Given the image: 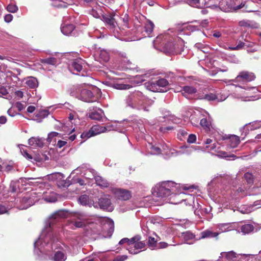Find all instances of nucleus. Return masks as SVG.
<instances>
[{"mask_svg": "<svg viewBox=\"0 0 261 261\" xmlns=\"http://www.w3.org/2000/svg\"><path fill=\"white\" fill-rule=\"evenodd\" d=\"M176 186L177 184L172 181H163L155 186L153 194L159 197H165L169 196L171 192L176 191Z\"/></svg>", "mask_w": 261, "mask_h": 261, "instance_id": "nucleus-1", "label": "nucleus"}, {"mask_svg": "<svg viewBox=\"0 0 261 261\" xmlns=\"http://www.w3.org/2000/svg\"><path fill=\"white\" fill-rule=\"evenodd\" d=\"M169 84L168 81L164 78L152 81L149 82L150 90L153 92H164L163 88H165Z\"/></svg>", "mask_w": 261, "mask_h": 261, "instance_id": "nucleus-2", "label": "nucleus"}, {"mask_svg": "<svg viewBox=\"0 0 261 261\" xmlns=\"http://www.w3.org/2000/svg\"><path fill=\"white\" fill-rule=\"evenodd\" d=\"M114 13L106 14L102 15V21L105 23L106 26L112 31H114L118 27V23ZM117 16H118L117 15Z\"/></svg>", "mask_w": 261, "mask_h": 261, "instance_id": "nucleus-3", "label": "nucleus"}, {"mask_svg": "<svg viewBox=\"0 0 261 261\" xmlns=\"http://www.w3.org/2000/svg\"><path fill=\"white\" fill-rule=\"evenodd\" d=\"M68 211L60 210L54 213L49 218V225L51 227L57 221L61 219H64L68 217Z\"/></svg>", "mask_w": 261, "mask_h": 261, "instance_id": "nucleus-4", "label": "nucleus"}, {"mask_svg": "<svg viewBox=\"0 0 261 261\" xmlns=\"http://www.w3.org/2000/svg\"><path fill=\"white\" fill-rule=\"evenodd\" d=\"M255 76L252 72L247 71H243L239 73L236 78L233 80L235 82H251L253 81Z\"/></svg>", "mask_w": 261, "mask_h": 261, "instance_id": "nucleus-5", "label": "nucleus"}, {"mask_svg": "<svg viewBox=\"0 0 261 261\" xmlns=\"http://www.w3.org/2000/svg\"><path fill=\"white\" fill-rule=\"evenodd\" d=\"M116 197L121 200H127L131 197L130 192L128 190L116 188L113 190Z\"/></svg>", "mask_w": 261, "mask_h": 261, "instance_id": "nucleus-6", "label": "nucleus"}, {"mask_svg": "<svg viewBox=\"0 0 261 261\" xmlns=\"http://www.w3.org/2000/svg\"><path fill=\"white\" fill-rule=\"evenodd\" d=\"M182 197L184 198L180 200V204H182V206H188L189 210L192 211L193 209V204L194 202V197L191 194H186L185 193H181Z\"/></svg>", "mask_w": 261, "mask_h": 261, "instance_id": "nucleus-7", "label": "nucleus"}, {"mask_svg": "<svg viewBox=\"0 0 261 261\" xmlns=\"http://www.w3.org/2000/svg\"><path fill=\"white\" fill-rule=\"evenodd\" d=\"M89 117L93 120H100L102 118L103 112L102 109L97 107H91L89 110Z\"/></svg>", "mask_w": 261, "mask_h": 261, "instance_id": "nucleus-8", "label": "nucleus"}, {"mask_svg": "<svg viewBox=\"0 0 261 261\" xmlns=\"http://www.w3.org/2000/svg\"><path fill=\"white\" fill-rule=\"evenodd\" d=\"M219 5H213L209 6L212 9L219 8L221 10L227 12L232 7V3L231 0H221L219 1Z\"/></svg>", "mask_w": 261, "mask_h": 261, "instance_id": "nucleus-9", "label": "nucleus"}, {"mask_svg": "<svg viewBox=\"0 0 261 261\" xmlns=\"http://www.w3.org/2000/svg\"><path fill=\"white\" fill-rule=\"evenodd\" d=\"M80 97L82 100L88 102H93L96 100L91 91L86 89H82L81 90Z\"/></svg>", "mask_w": 261, "mask_h": 261, "instance_id": "nucleus-10", "label": "nucleus"}, {"mask_svg": "<svg viewBox=\"0 0 261 261\" xmlns=\"http://www.w3.org/2000/svg\"><path fill=\"white\" fill-rule=\"evenodd\" d=\"M111 204V202L110 199L106 197H101L99 199L97 204L100 208L109 211H112Z\"/></svg>", "mask_w": 261, "mask_h": 261, "instance_id": "nucleus-11", "label": "nucleus"}, {"mask_svg": "<svg viewBox=\"0 0 261 261\" xmlns=\"http://www.w3.org/2000/svg\"><path fill=\"white\" fill-rule=\"evenodd\" d=\"M145 243L143 241H139L135 243L133 247L127 248V250L131 254H136L139 252L138 249H141L145 247Z\"/></svg>", "mask_w": 261, "mask_h": 261, "instance_id": "nucleus-12", "label": "nucleus"}, {"mask_svg": "<svg viewBox=\"0 0 261 261\" xmlns=\"http://www.w3.org/2000/svg\"><path fill=\"white\" fill-rule=\"evenodd\" d=\"M110 126H102L100 125H94L91 128V132H93L94 136L99 134L102 133L106 132L108 130H110Z\"/></svg>", "mask_w": 261, "mask_h": 261, "instance_id": "nucleus-13", "label": "nucleus"}, {"mask_svg": "<svg viewBox=\"0 0 261 261\" xmlns=\"http://www.w3.org/2000/svg\"><path fill=\"white\" fill-rule=\"evenodd\" d=\"M94 179L96 185L101 188H108L110 185L107 180L100 175H95Z\"/></svg>", "mask_w": 261, "mask_h": 261, "instance_id": "nucleus-14", "label": "nucleus"}, {"mask_svg": "<svg viewBox=\"0 0 261 261\" xmlns=\"http://www.w3.org/2000/svg\"><path fill=\"white\" fill-rule=\"evenodd\" d=\"M182 237L185 243L192 244L194 241L195 236L190 231L182 232Z\"/></svg>", "mask_w": 261, "mask_h": 261, "instance_id": "nucleus-15", "label": "nucleus"}, {"mask_svg": "<svg viewBox=\"0 0 261 261\" xmlns=\"http://www.w3.org/2000/svg\"><path fill=\"white\" fill-rule=\"evenodd\" d=\"M75 29V27L72 24H65L61 28V32L66 35H69Z\"/></svg>", "mask_w": 261, "mask_h": 261, "instance_id": "nucleus-16", "label": "nucleus"}, {"mask_svg": "<svg viewBox=\"0 0 261 261\" xmlns=\"http://www.w3.org/2000/svg\"><path fill=\"white\" fill-rule=\"evenodd\" d=\"M49 115V112L47 110H43L39 111L35 114V119L40 122L43 119Z\"/></svg>", "mask_w": 261, "mask_h": 261, "instance_id": "nucleus-17", "label": "nucleus"}, {"mask_svg": "<svg viewBox=\"0 0 261 261\" xmlns=\"http://www.w3.org/2000/svg\"><path fill=\"white\" fill-rule=\"evenodd\" d=\"M29 144L32 146L42 147L43 145V142L41 139L32 137L29 140Z\"/></svg>", "mask_w": 261, "mask_h": 261, "instance_id": "nucleus-18", "label": "nucleus"}, {"mask_svg": "<svg viewBox=\"0 0 261 261\" xmlns=\"http://www.w3.org/2000/svg\"><path fill=\"white\" fill-rule=\"evenodd\" d=\"M239 137L236 135H232L229 139V145L231 148L236 147L240 143Z\"/></svg>", "mask_w": 261, "mask_h": 261, "instance_id": "nucleus-19", "label": "nucleus"}, {"mask_svg": "<svg viewBox=\"0 0 261 261\" xmlns=\"http://www.w3.org/2000/svg\"><path fill=\"white\" fill-rule=\"evenodd\" d=\"M182 91V96L189 98L188 95L196 93V90L192 87L185 86L183 88Z\"/></svg>", "mask_w": 261, "mask_h": 261, "instance_id": "nucleus-20", "label": "nucleus"}, {"mask_svg": "<svg viewBox=\"0 0 261 261\" xmlns=\"http://www.w3.org/2000/svg\"><path fill=\"white\" fill-rule=\"evenodd\" d=\"M71 66L74 70L80 72L83 69L82 61L81 59H75L72 62Z\"/></svg>", "mask_w": 261, "mask_h": 261, "instance_id": "nucleus-21", "label": "nucleus"}, {"mask_svg": "<svg viewBox=\"0 0 261 261\" xmlns=\"http://www.w3.org/2000/svg\"><path fill=\"white\" fill-rule=\"evenodd\" d=\"M202 239L207 238H215L218 236L219 233L218 232H214L210 230H206L201 232V233Z\"/></svg>", "mask_w": 261, "mask_h": 261, "instance_id": "nucleus-22", "label": "nucleus"}, {"mask_svg": "<svg viewBox=\"0 0 261 261\" xmlns=\"http://www.w3.org/2000/svg\"><path fill=\"white\" fill-rule=\"evenodd\" d=\"M69 225H71L70 228L74 229L75 228H83L85 226V223L83 221H71L69 222Z\"/></svg>", "mask_w": 261, "mask_h": 261, "instance_id": "nucleus-23", "label": "nucleus"}, {"mask_svg": "<svg viewBox=\"0 0 261 261\" xmlns=\"http://www.w3.org/2000/svg\"><path fill=\"white\" fill-rule=\"evenodd\" d=\"M254 229V226L251 224L243 225L241 227V231L244 234H248L252 232Z\"/></svg>", "mask_w": 261, "mask_h": 261, "instance_id": "nucleus-24", "label": "nucleus"}, {"mask_svg": "<svg viewBox=\"0 0 261 261\" xmlns=\"http://www.w3.org/2000/svg\"><path fill=\"white\" fill-rule=\"evenodd\" d=\"M40 62L44 64L55 65L57 63V59L54 57H50L48 58L41 59Z\"/></svg>", "mask_w": 261, "mask_h": 261, "instance_id": "nucleus-25", "label": "nucleus"}, {"mask_svg": "<svg viewBox=\"0 0 261 261\" xmlns=\"http://www.w3.org/2000/svg\"><path fill=\"white\" fill-rule=\"evenodd\" d=\"M154 25L151 21L148 20L146 22V23L145 24L144 28L145 31L148 35H150L151 33L152 32L153 30L154 29Z\"/></svg>", "mask_w": 261, "mask_h": 261, "instance_id": "nucleus-26", "label": "nucleus"}, {"mask_svg": "<svg viewBox=\"0 0 261 261\" xmlns=\"http://www.w3.org/2000/svg\"><path fill=\"white\" fill-rule=\"evenodd\" d=\"M66 259V256L63 252L58 251L55 253L54 257V261H64Z\"/></svg>", "mask_w": 261, "mask_h": 261, "instance_id": "nucleus-27", "label": "nucleus"}, {"mask_svg": "<svg viewBox=\"0 0 261 261\" xmlns=\"http://www.w3.org/2000/svg\"><path fill=\"white\" fill-rule=\"evenodd\" d=\"M200 124L201 125V126L205 130V131L208 132L210 130V128L211 126V122L207 119L202 118L200 120Z\"/></svg>", "mask_w": 261, "mask_h": 261, "instance_id": "nucleus-28", "label": "nucleus"}, {"mask_svg": "<svg viewBox=\"0 0 261 261\" xmlns=\"http://www.w3.org/2000/svg\"><path fill=\"white\" fill-rule=\"evenodd\" d=\"M26 84L31 88H35L38 86V83L36 78L31 77L27 81Z\"/></svg>", "mask_w": 261, "mask_h": 261, "instance_id": "nucleus-29", "label": "nucleus"}, {"mask_svg": "<svg viewBox=\"0 0 261 261\" xmlns=\"http://www.w3.org/2000/svg\"><path fill=\"white\" fill-rule=\"evenodd\" d=\"M169 196H170L169 198L170 203L174 204H177L179 203L178 196L176 192H171Z\"/></svg>", "mask_w": 261, "mask_h": 261, "instance_id": "nucleus-30", "label": "nucleus"}, {"mask_svg": "<svg viewBox=\"0 0 261 261\" xmlns=\"http://www.w3.org/2000/svg\"><path fill=\"white\" fill-rule=\"evenodd\" d=\"M199 99H205L208 101H213L218 99L217 96L213 93L206 94L204 96H200L198 98Z\"/></svg>", "mask_w": 261, "mask_h": 261, "instance_id": "nucleus-31", "label": "nucleus"}, {"mask_svg": "<svg viewBox=\"0 0 261 261\" xmlns=\"http://www.w3.org/2000/svg\"><path fill=\"white\" fill-rule=\"evenodd\" d=\"M193 148L192 146H182L180 147V154H190L193 150Z\"/></svg>", "mask_w": 261, "mask_h": 261, "instance_id": "nucleus-32", "label": "nucleus"}, {"mask_svg": "<svg viewBox=\"0 0 261 261\" xmlns=\"http://www.w3.org/2000/svg\"><path fill=\"white\" fill-rule=\"evenodd\" d=\"M79 201L83 205H87L89 203V196L86 194L82 195L79 198Z\"/></svg>", "mask_w": 261, "mask_h": 261, "instance_id": "nucleus-33", "label": "nucleus"}, {"mask_svg": "<svg viewBox=\"0 0 261 261\" xmlns=\"http://www.w3.org/2000/svg\"><path fill=\"white\" fill-rule=\"evenodd\" d=\"M221 255L223 256V255H225L226 258L229 261L233 259V258H237V254L233 251H229L227 252H222L221 253Z\"/></svg>", "mask_w": 261, "mask_h": 261, "instance_id": "nucleus-34", "label": "nucleus"}, {"mask_svg": "<svg viewBox=\"0 0 261 261\" xmlns=\"http://www.w3.org/2000/svg\"><path fill=\"white\" fill-rule=\"evenodd\" d=\"M164 48L166 51L172 52L175 48V44L172 42H168L165 44Z\"/></svg>", "mask_w": 261, "mask_h": 261, "instance_id": "nucleus-35", "label": "nucleus"}, {"mask_svg": "<svg viewBox=\"0 0 261 261\" xmlns=\"http://www.w3.org/2000/svg\"><path fill=\"white\" fill-rule=\"evenodd\" d=\"M94 134L93 132H91V129L90 128L88 131L84 132L81 135V137L82 139H84L87 140V139L94 136Z\"/></svg>", "mask_w": 261, "mask_h": 261, "instance_id": "nucleus-36", "label": "nucleus"}, {"mask_svg": "<svg viewBox=\"0 0 261 261\" xmlns=\"http://www.w3.org/2000/svg\"><path fill=\"white\" fill-rule=\"evenodd\" d=\"M141 240V237L140 236H136L134 237L133 238H131L130 239H129L128 241V247H132V245H135V243H137V242L140 241Z\"/></svg>", "mask_w": 261, "mask_h": 261, "instance_id": "nucleus-37", "label": "nucleus"}, {"mask_svg": "<svg viewBox=\"0 0 261 261\" xmlns=\"http://www.w3.org/2000/svg\"><path fill=\"white\" fill-rule=\"evenodd\" d=\"M7 10L11 13H15L18 10V7L13 4H10L7 7Z\"/></svg>", "mask_w": 261, "mask_h": 261, "instance_id": "nucleus-38", "label": "nucleus"}, {"mask_svg": "<svg viewBox=\"0 0 261 261\" xmlns=\"http://www.w3.org/2000/svg\"><path fill=\"white\" fill-rule=\"evenodd\" d=\"M245 4H246L245 3H242L240 5L237 6L235 7V9L236 10H238V9H240L244 8V9L243 10V11H245V12H254L255 11L254 10H250V9H248L247 5H246Z\"/></svg>", "mask_w": 261, "mask_h": 261, "instance_id": "nucleus-39", "label": "nucleus"}, {"mask_svg": "<svg viewBox=\"0 0 261 261\" xmlns=\"http://www.w3.org/2000/svg\"><path fill=\"white\" fill-rule=\"evenodd\" d=\"M148 245L149 247L154 248L156 246L157 241L152 237H149L148 240Z\"/></svg>", "mask_w": 261, "mask_h": 261, "instance_id": "nucleus-40", "label": "nucleus"}, {"mask_svg": "<svg viewBox=\"0 0 261 261\" xmlns=\"http://www.w3.org/2000/svg\"><path fill=\"white\" fill-rule=\"evenodd\" d=\"M108 229L107 230V236L109 237H111L114 232V223H109L108 224Z\"/></svg>", "mask_w": 261, "mask_h": 261, "instance_id": "nucleus-41", "label": "nucleus"}, {"mask_svg": "<svg viewBox=\"0 0 261 261\" xmlns=\"http://www.w3.org/2000/svg\"><path fill=\"white\" fill-rule=\"evenodd\" d=\"M186 2L192 7H199V0H186Z\"/></svg>", "mask_w": 261, "mask_h": 261, "instance_id": "nucleus-42", "label": "nucleus"}, {"mask_svg": "<svg viewBox=\"0 0 261 261\" xmlns=\"http://www.w3.org/2000/svg\"><path fill=\"white\" fill-rule=\"evenodd\" d=\"M244 178L248 184H251L253 182V175L250 173H246L244 174Z\"/></svg>", "mask_w": 261, "mask_h": 261, "instance_id": "nucleus-43", "label": "nucleus"}, {"mask_svg": "<svg viewBox=\"0 0 261 261\" xmlns=\"http://www.w3.org/2000/svg\"><path fill=\"white\" fill-rule=\"evenodd\" d=\"M245 43L240 41L237 46L236 47H229V49L230 50H239L241 49L243 47L245 46Z\"/></svg>", "mask_w": 261, "mask_h": 261, "instance_id": "nucleus-44", "label": "nucleus"}, {"mask_svg": "<svg viewBox=\"0 0 261 261\" xmlns=\"http://www.w3.org/2000/svg\"><path fill=\"white\" fill-rule=\"evenodd\" d=\"M240 213L242 214H249L251 212V208L250 207H240L238 210Z\"/></svg>", "mask_w": 261, "mask_h": 261, "instance_id": "nucleus-45", "label": "nucleus"}, {"mask_svg": "<svg viewBox=\"0 0 261 261\" xmlns=\"http://www.w3.org/2000/svg\"><path fill=\"white\" fill-rule=\"evenodd\" d=\"M129 16L127 14L124 15L123 18V25L126 28H129L128 26Z\"/></svg>", "mask_w": 261, "mask_h": 261, "instance_id": "nucleus-46", "label": "nucleus"}, {"mask_svg": "<svg viewBox=\"0 0 261 261\" xmlns=\"http://www.w3.org/2000/svg\"><path fill=\"white\" fill-rule=\"evenodd\" d=\"M196 136L194 134L189 135L187 142L189 143H193L196 141Z\"/></svg>", "mask_w": 261, "mask_h": 261, "instance_id": "nucleus-47", "label": "nucleus"}, {"mask_svg": "<svg viewBox=\"0 0 261 261\" xmlns=\"http://www.w3.org/2000/svg\"><path fill=\"white\" fill-rule=\"evenodd\" d=\"M151 149V152L154 154H160L161 153V150L159 147L152 146Z\"/></svg>", "mask_w": 261, "mask_h": 261, "instance_id": "nucleus-48", "label": "nucleus"}, {"mask_svg": "<svg viewBox=\"0 0 261 261\" xmlns=\"http://www.w3.org/2000/svg\"><path fill=\"white\" fill-rule=\"evenodd\" d=\"M127 258V256L125 255H118L114 259L113 261H124L126 260Z\"/></svg>", "mask_w": 261, "mask_h": 261, "instance_id": "nucleus-49", "label": "nucleus"}, {"mask_svg": "<svg viewBox=\"0 0 261 261\" xmlns=\"http://www.w3.org/2000/svg\"><path fill=\"white\" fill-rule=\"evenodd\" d=\"M67 144V142L65 141L59 140L57 143V147L61 148Z\"/></svg>", "mask_w": 261, "mask_h": 261, "instance_id": "nucleus-50", "label": "nucleus"}, {"mask_svg": "<svg viewBox=\"0 0 261 261\" xmlns=\"http://www.w3.org/2000/svg\"><path fill=\"white\" fill-rule=\"evenodd\" d=\"M7 93V89L3 86H0V95L5 96Z\"/></svg>", "mask_w": 261, "mask_h": 261, "instance_id": "nucleus-51", "label": "nucleus"}, {"mask_svg": "<svg viewBox=\"0 0 261 261\" xmlns=\"http://www.w3.org/2000/svg\"><path fill=\"white\" fill-rule=\"evenodd\" d=\"M13 19V16L11 14H8L5 15L4 17L5 21L7 22H10Z\"/></svg>", "mask_w": 261, "mask_h": 261, "instance_id": "nucleus-52", "label": "nucleus"}, {"mask_svg": "<svg viewBox=\"0 0 261 261\" xmlns=\"http://www.w3.org/2000/svg\"><path fill=\"white\" fill-rule=\"evenodd\" d=\"M16 107L19 112L24 109L23 105L20 102H17L16 103Z\"/></svg>", "mask_w": 261, "mask_h": 261, "instance_id": "nucleus-53", "label": "nucleus"}, {"mask_svg": "<svg viewBox=\"0 0 261 261\" xmlns=\"http://www.w3.org/2000/svg\"><path fill=\"white\" fill-rule=\"evenodd\" d=\"M7 212V208L4 205L0 204V214H3Z\"/></svg>", "mask_w": 261, "mask_h": 261, "instance_id": "nucleus-54", "label": "nucleus"}, {"mask_svg": "<svg viewBox=\"0 0 261 261\" xmlns=\"http://www.w3.org/2000/svg\"><path fill=\"white\" fill-rule=\"evenodd\" d=\"M15 95L19 98H21L23 96V93L21 90H17L15 92Z\"/></svg>", "mask_w": 261, "mask_h": 261, "instance_id": "nucleus-55", "label": "nucleus"}, {"mask_svg": "<svg viewBox=\"0 0 261 261\" xmlns=\"http://www.w3.org/2000/svg\"><path fill=\"white\" fill-rule=\"evenodd\" d=\"M240 25L243 27H251L250 22L249 21H241L240 22Z\"/></svg>", "mask_w": 261, "mask_h": 261, "instance_id": "nucleus-56", "label": "nucleus"}, {"mask_svg": "<svg viewBox=\"0 0 261 261\" xmlns=\"http://www.w3.org/2000/svg\"><path fill=\"white\" fill-rule=\"evenodd\" d=\"M196 187L194 186H183L182 187V189L184 190H190L192 191V189H195Z\"/></svg>", "mask_w": 261, "mask_h": 261, "instance_id": "nucleus-57", "label": "nucleus"}, {"mask_svg": "<svg viewBox=\"0 0 261 261\" xmlns=\"http://www.w3.org/2000/svg\"><path fill=\"white\" fill-rule=\"evenodd\" d=\"M173 128H174V127L173 126H169V127H162L160 128V129L161 132H165L166 130H171V129H173Z\"/></svg>", "mask_w": 261, "mask_h": 261, "instance_id": "nucleus-58", "label": "nucleus"}, {"mask_svg": "<svg viewBox=\"0 0 261 261\" xmlns=\"http://www.w3.org/2000/svg\"><path fill=\"white\" fill-rule=\"evenodd\" d=\"M216 147V145L215 144H213L212 145H206V148L208 150H215Z\"/></svg>", "mask_w": 261, "mask_h": 261, "instance_id": "nucleus-59", "label": "nucleus"}, {"mask_svg": "<svg viewBox=\"0 0 261 261\" xmlns=\"http://www.w3.org/2000/svg\"><path fill=\"white\" fill-rule=\"evenodd\" d=\"M13 169V167L12 165H8L5 167L4 171L9 172Z\"/></svg>", "mask_w": 261, "mask_h": 261, "instance_id": "nucleus-60", "label": "nucleus"}, {"mask_svg": "<svg viewBox=\"0 0 261 261\" xmlns=\"http://www.w3.org/2000/svg\"><path fill=\"white\" fill-rule=\"evenodd\" d=\"M23 155L24 157H25V158L28 159V160H31L32 159V155L28 153L27 151H23Z\"/></svg>", "mask_w": 261, "mask_h": 261, "instance_id": "nucleus-61", "label": "nucleus"}, {"mask_svg": "<svg viewBox=\"0 0 261 261\" xmlns=\"http://www.w3.org/2000/svg\"><path fill=\"white\" fill-rule=\"evenodd\" d=\"M35 110V107L33 106H29L27 108V112L32 113Z\"/></svg>", "mask_w": 261, "mask_h": 261, "instance_id": "nucleus-62", "label": "nucleus"}, {"mask_svg": "<svg viewBox=\"0 0 261 261\" xmlns=\"http://www.w3.org/2000/svg\"><path fill=\"white\" fill-rule=\"evenodd\" d=\"M195 47L198 49H200L201 50L203 51H204V50H202V48H204V45L202 44H201V43H196L195 45Z\"/></svg>", "mask_w": 261, "mask_h": 261, "instance_id": "nucleus-63", "label": "nucleus"}, {"mask_svg": "<svg viewBox=\"0 0 261 261\" xmlns=\"http://www.w3.org/2000/svg\"><path fill=\"white\" fill-rule=\"evenodd\" d=\"M7 122V118L4 116L0 117V123L2 124H5Z\"/></svg>", "mask_w": 261, "mask_h": 261, "instance_id": "nucleus-64", "label": "nucleus"}]
</instances>
